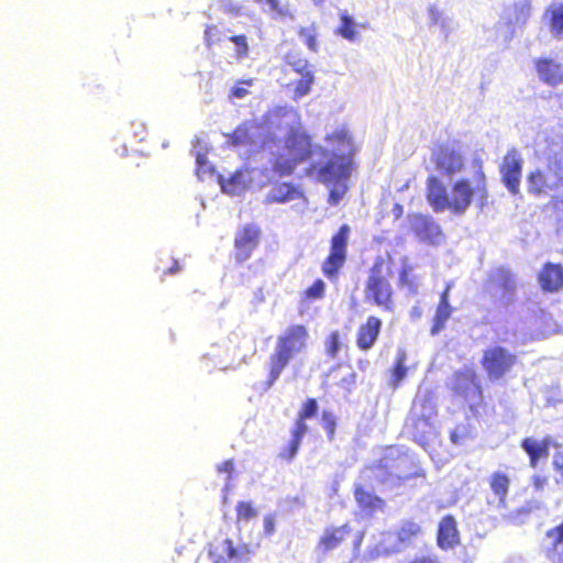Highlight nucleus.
Masks as SVG:
<instances>
[{
    "label": "nucleus",
    "mask_w": 563,
    "mask_h": 563,
    "mask_svg": "<svg viewBox=\"0 0 563 563\" xmlns=\"http://www.w3.org/2000/svg\"><path fill=\"white\" fill-rule=\"evenodd\" d=\"M470 167V176L454 180L449 191L437 176L427 178L426 198L434 211L450 210L460 216L465 213L473 201L478 200L483 203L487 200L488 185L482 159H473Z\"/></svg>",
    "instance_id": "1"
},
{
    "label": "nucleus",
    "mask_w": 563,
    "mask_h": 563,
    "mask_svg": "<svg viewBox=\"0 0 563 563\" xmlns=\"http://www.w3.org/2000/svg\"><path fill=\"white\" fill-rule=\"evenodd\" d=\"M324 141L332 145L331 152L328 150V156H323L327 161L310 163L306 175L314 176L324 185L346 180L354 168L355 147L351 134L345 128H341L327 134Z\"/></svg>",
    "instance_id": "2"
},
{
    "label": "nucleus",
    "mask_w": 563,
    "mask_h": 563,
    "mask_svg": "<svg viewBox=\"0 0 563 563\" xmlns=\"http://www.w3.org/2000/svg\"><path fill=\"white\" fill-rule=\"evenodd\" d=\"M309 339V329L302 323L290 324L277 335L274 351L267 361L266 388L276 383L291 360L306 351Z\"/></svg>",
    "instance_id": "3"
},
{
    "label": "nucleus",
    "mask_w": 563,
    "mask_h": 563,
    "mask_svg": "<svg viewBox=\"0 0 563 563\" xmlns=\"http://www.w3.org/2000/svg\"><path fill=\"white\" fill-rule=\"evenodd\" d=\"M287 155L278 154L272 162V170L279 177L290 176L297 166L312 158L314 154L328 156V150L312 142L306 131L291 129L284 139Z\"/></svg>",
    "instance_id": "4"
},
{
    "label": "nucleus",
    "mask_w": 563,
    "mask_h": 563,
    "mask_svg": "<svg viewBox=\"0 0 563 563\" xmlns=\"http://www.w3.org/2000/svg\"><path fill=\"white\" fill-rule=\"evenodd\" d=\"M364 300L385 312H391L395 309V290L390 282V272L386 269V262L382 256L376 257L368 269L364 284Z\"/></svg>",
    "instance_id": "5"
},
{
    "label": "nucleus",
    "mask_w": 563,
    "mask_h": 563,
    "mask_svg": "<svg viewBox=\"0 0 563 563\" xmlns=\"http://www.w3.org/2000/svg\"><path fill=\"white\" fill-rule=\"evenodd\" d=\"M451 390L456 397L470 402L468 408L475 416L479 415V409L485 407L483 387L472 367H464L453 373Z\"/></svg>",
    "instance_id": "6"
},
{
    "label": "nucleus",
    "mask_w": 563,
    "mask_h": 563,
    "mask_svg": "<svg viewBox=\"0 0 563 563\" xmlns=\"http://www.w3.org/2000/svg\"><path fill=\"white\" fill-rule=\"evenodd\" d=\"M350 234V225L342 224L330 239L329 253L321 264L322 274L330 282L338 280L340 272L347 261Z\"/></svg>",
    "instance_id": "7"
},
{
    "label": "nucleus",
    "mask_w": 563,
    "mask_h": 563,
    "mask_svg": "<svg viewBox=\"0 0 563 563\" xmlns=\"http://www.w3.org/2000/svg\"><path fill=\"white\" fill-rule=\"evenodd\" d=\"M517 362V355L501 345L485 349L481 358L482 368L490 382L504 379Z\"/></svg>",
    "instance_id": "8"
},
{
    "label": "nucleus",
    "mask_w": 563,
    "mask_h": 563,
    "mask_svg": "<svg viewBox=\"0 0 563 563\" xmlns=\"http://www.w3.org/2000/svg\"><path fill=\"white\" fill-rule=\"evenodd\" d=\"M486 285L497 292L496 302L499 307L507 308L516 301L518 280L509 267L500 265L493 268L487 275Z\"/></svg>",
    "instance_id": "9"
},
{
    "label": "nucleus",
    "mask_w": 563,
    "mask_h": 563,
    "mask_svg": "<svg viewBox=\"0 0 563 563\" xmlns=\"http://www.w3.org/2000/svg\"><path fill=\"white\" fill-rule=\"evenodd\" d=\"M263 232L256 223H245L241 225L233 241V258L236 263L242 264L249 261L254 251L260 246Z\"/></svg>",
    "instance_id": "10"
},
{
    "label": "nucleus",
    "mask_w": 563,
    "mask_h": 563,
    "mask_svg": "<svg viewBox=\"0 0 563 563\" xmlns=\"http://www.w3.org/2000/svg\"><path fill=\"white\" fill-rule=\"evenodd\" d=\"M432 162L438 172L446 177H453L461 173L465 166L462 152L455 146L441 143L432 151Z\"/></svg>",
    "instance_id": "11"
},
{
    "label": "nucleus",
    "mask_w": 563,
    "mask_h": 563,
    "mask_svg": "<svg viewBox=\"0 0 563 563\" xmlns=\"http://www.w3.org/2000/svg\"><path fill=\"white\" fill-rule=\"evenodd\" d=\"M501 180L512 195L520 191V179L522 173V157L517 148H510L503 157L499 167Z\"/></svg>",
    "instance_id": "12"
},
{
    "label": "nucleus",
    "mask_w": 563,
    "mask_h": 563,
    "mask_svg": "<svg viewBox=\"0 0 563 563\" xmlns=\"http://www.w3.org/2000/svg\"><path fill=\"white\" fill-rule=\"evenodd\" d=\"M410 230L422 242L438 245L443 240V232L434 219L428 214L409 213Z\"/></svg>",
    "instance_id": "13"
},
{
    "label": "nucleus",
    "mask_w": 563,
    "mask_h": 563,
    "mask_svg": "<svg viewBox=\"0 0 563 563\" xmlns=\"http://www.w3.org/2000/svg\"><path fill=\"white\" fill-rule=\"evenodd\" d=\"M548 172L555 177V183L550 185L547 175L536 169L528 175V191L534 196L544 194L547 189L563 187V164L559 161L549 162Z\"/></svg>",
    "instance_id": "14"
},
{
    "label": "nucleus",
    "mask_w": 563,
    "mask_h": 563,
    "mask_svg": "<svg viewBox=\"0 0 563 563\" xmlns=\"http://www.w3.org/2000/svg\"><path fill=\"white\" fill-rule=\"evenodd\" d=\"M383 328V321L375 314L366 317L365 321L360 323L355 333L356 347L362 352L372 350L377 343Z\"/></svg>",
    "instance_id": "15"
},
{
    "label": "nucleus",
    "mask_w": 563,
    "mask_h": 563,
    "mask_svg": "<svg viewBox=\"0 0 563 563\" xmlns=\"http://www.w3.org/2000/svg\"><path fill=\"white\" fill-rule=\"evenodd\" d=\"M262 124L257 121L246 120L240 123L231 133L227 134V143L232 147L255 146Z\"/></svg>",
    "instance_id": "16"
},
{
    "label": "nucleus",
    "mask_w": 563,
    "mask_h": 563,
    "mask_svg": "<svg viewBox=\"0 0 563 563\" xmlns=\"http://www.w3.org/2000/svg\"><path fill=\"white\" fill-rule=\"evenodd\" d=\"M537 279L543 292H559L563 289V266L560 263H544Z\"/></svg>",
    "instance_id": "17"
},
{
    "label": "nucleus",
    "mask_w": 563,
    "mask_h": 563,
    "mask_svg": "<svg viewBox=\"0 0 563 563\" xmlns=\"http://www.w3.org/2000/svg\"><path fill=\"white\" fill-rule=\"evenodd\" d=\"M223 550L225 553V560L230 563H247L256 553L258 545L251 543L234 544V541L230 538L223 540ZM224 558H217L213 563H222Z\"/></svg>",
    "instance_id": "18"
},
{
    "label": "nucleus",
    "mask_w": 563,
    "mask_h": 563,
    "mask_svg": "<svg viewBox=\"0 0 563 563\" xmlns=\"http://www.w3.org/2000/svg\"><path fill=\"white\" fill-rule=\"evenodd\" d=\"M550 438L538 440L532 437H526L521 440L520 446L529 457V466L536 468L540 461L547 460L550 454Z\"/></svg>",
    "instance_id": "19"
},
{
    "label": "nucleus",
    "mask_w": 563,
    "mask_h": 563,
    "mask_svg": "<svg viewBox=\"0 0 563 563\" xmlns=\"http://www.w3.org/2000/svg\"><path fill=\"white\" fill-rule=\"evenodd\" d=\"M450 290L451 284H446L440 294V299L430 328V333L432 335H438L445 328L448 320L454 311V308L450 305Z\"/></svg>",
    "instance_id": "20"
},
{
    "label": "nucleus",
    "mask_w": 563,
    "mask_h": 563,
    "mask_svg": "<svg viewBox=\"0 0 563 563\" xmlns=\"http://www.w3.org/2000/svg\"><path fill=\"white\" fill-rule=\"evenodd\" d=\"M534 67L541 81L549 86L563 84V66L552 58L541 57L534 60Z\"/></svg>",
    "instance_id": "21"
},
{
    "label": "nucleus",
    "mask_w": 563,
    "mask_h": 563,
    "mask_svg": "<svg viewBox=\"0 0 563 563\" xmlns=\"http://www.w3.org/2000/svg\"><path fill=\"white\" fill-rule=\"evenodd\" d=\"M351 531L349 523L327 528L318 541V549L322 553H328L339 548L347 539Z\"/></svg>",
    "instance_id": "22"
},
{
    "label": "nucleus",
    "mask_w": 563,
    "mask_h": 563,
    "mask_svg": "<svg viewBox=\"0 0 563 563\" xmlns=\"http://www.w3.org/2000/svg\"><path fill=\"white\" fill-rule=\"evenodd\" d=\"M460 541L457 523L452 515L444 516L438 527L437 542L443 549H452Z\"/></svg>",
    "instance_id": "23"
},
{
    "label": "nucleus",
    "mask_w": 563,
    "mask_h": 563,
    "mask_svg": "<svg viewBox=\"0 0 563 563\" xmlns=\"http://www.w3.org/2000/svg\"><path fill=\"white\" fill-rule=\"evenodd\" d=\"M303 197L299 186L291 183L275 184L266 197L267 203H286Z\"/></svg>",
    "instance_id": "24"
},
{
    "label": "nucleus",
    "mask_w": 563,
    "mask_h": 563,
    "mask_svg": "<svg viewBox=\"0 0 563 563\" xmlns=\"http://www.w3.org/2000/svg\"><path fill=\"white\" fill-rule=\"evenodd\" d=\"M489 487L497 498L498 504L503 507L507 505V497L510 489V477L501 471L493 472L488 477Z\"/></svg>",
    "instance_id": "25"
},
{
    "label": "nucleus",
    "mask_w": 563,
    "mask_h": 563,
    "mask_svg": "<svg viewBox=\"0 0 563 563\" xmlns=\"http://www.w3.org/2000/svg\"><path fill=\"white\" fill-rule=\"evenodd\" d=\"M262 10L267 12L273 19L291 20L294 12L291 5L285 0H252Z\"/></svg>",
    "instance_id": "26"
},
{
    "label": "nucleus",
    "mask_w": 563,
    "mask_h": 563,
    "mask_svg": "<svg viewBox=\"0 0 563 563\" xmlns=\"http://www.w3.org/2000/svg\"><path fill=\"white\" fill-rule=\"evenodd\" d=\"M395 536L399 544L410 545L422 536V528L415 520H405L397 528Z\"/></svg>",
    "instance_id": "27"
},
{
    "label": "nucleus",
    "mask_w": 563,
    "mask_h": 563,
    "mask_svg": "<svg viewBox=\"0 0 563 563\" xmlns=\"http://www.w3.org/2000/svg\"><path fill=\"white\" fill-rule=\"evenodd\" d=\"M354 497L358 507L363 510L375 511L384 507V500L374 493L357 485L354 488Z\"/></svg>",
    "instance_id": "28"
},
{
    "label": "nucleus",
    "mask_w": 563,
    "mask_h": 563,
    "mask_svg": "<svg viewBox=\"0 0 563 563\" xmlns=\"http://www.w3.org/2000/svg\"><path fill=\"white\" fill-rule=\"evenodd\" d=\"M319 411V404L316 398H307L300 406L298 415L295 419L294 427L308 432L307 420L314 418Z\"/></svg>",
    "instance_id": "29"
},
{
    "label": "nucleus",
    "mask_w": 563,
    "mask_h": 563,
    "mask_svg": "<svg viewBox=\"0 0 563 563\" xmlns=\"http://www.w3.org/2000/svg\"><path fill=\"white\" fill-rule=\"evenodd\" d=\"M398 283L411 294H417L419 289V276L415 274L413 265L409 264L407 258L401 262V267L398 273Z\"/></svg>",
    "instance_id": "30"
},
{
    "label": "nucleus",
    "mask_w": 563,
    "mask_h": 563,
    "mask_svg": "<svg viewBox=\"0 0 563 563\" xmlns=\"http://www.w3.org/2000/svg\"><path fill=\"white\" fill-rule=\"evenodd\" d=\"M306 433L307 432L292 427L290 432V440L286 446L280 449L278 457L282 461L291 462L296 457Z\"/></svg>",
    "instance_id": "31"
},
{
    "label": "nucleus",
    "mask_w": 563,
    "mask_h": 563,
    "mask_svg": "<svg viewBox=\"0 0 563 563\" xmlns=\"http://www.w3.org/2000/svg\"><path fill=\"white\" fill-rule=\"evenodd\" d=\"M437 413L410 412L411 427L421 438H424L433 429L432 419Z\"/></svg>",
    "instance_id": "32"
},
{
    "label": "nucleus",
    "mask_w": 563,
    "mask_h": 563,
    "mask_svg": "<svg viewBox=\"0 0 563 563\" xmlns=\"http://www.w3.org/2000/svg\"><path fill=\"white\" fill-rule=\"evenodd\" d=\"M357 26L347 11H342L340 13V25L336 27L335 34L350 42H354L357 38Z\"/></svg>",
    "instance_id": "33"
},
{
    "label": "nucleus",
    "mask_w": 563,
    "mask_h": 563,
    "mask_svg": "<svg viewBox=\"0 0 563 563\" xmlns=\"http://www.w3.org/2000/svg\"><path fill=\"white\" fill-rule=\"evenodd\" d=\"M549 26L554 37L563 36V2L555 3L547 10Z\"/></svg>",
    "instance_id": "34"
},
{
    "label": "nucleus",
    "mask_w": 563,
    "mask_h": 563,
    "mask_svg": "<svg viewBox=\"0 0 563 563\" xmlns=\"http://www.w3.org/2000/svg\"><path fill=\"white\" fill-rule=\"evenodd\" d=\"M532 5L529 0H521L514 3L510 19L516 24H525L531 16Z\"/></svg>",
    "instance_id": "35"
},
{
    "label": "nucleus",
    "mask_w": 563,
    "mask_h": 563,
    "mask_svg": "<svg viewBox=\"0 0 563 563\" xmlns=\"http://www.w3.org/2000/svg\"><path fill=\"white\" fill-rule=\"evenodd\" d=\"M298 34L307 45L308 49L317 53L319 51V42H318V26L316 23H312L308 26H301L298 30Z\"/></svg>",
    "instance_id": "36"
},
{
    "label": "nucleus",
    "mask_w": 563,
    "mask_h": 563,
    "mask_svg": "<svg viewBox=\"0 0 563 563\" xmlns=\"http://www.w3.org/2000/svg\"><path fill=\"white\" fill-rule=\"evenodd\" d=\"M325 295V283L317 278L308 288H306L301 294V301L303 302H312L316 300H320Z\"/></svg>",
    "instance_id": "37"
},
{
    "label": "nucleus",
    "mask_w": 563,
    "mask_h": 563,
    "mask_svg": "<svg viewBox=\"0 0 563 563\" xmlns=\"http://www.w3.org/2000/svg\"><path fill=\"white\" fill-rule=\"evenodd\" d=\"M229 41L234 45L233 57L235 60L241 62L247 58L250 54V44L245 34H236L229 37Z\"/></svg>",
    "instance_id": "38"
},
{
    "label": "nucleus",
    "mask_w": 563,
    "mask_h": 563,
    "mask_svg": "<svg viewBox=\"0 0 563 563\" xmlns=\"http://www.w3.org/2000/svg\"><path fill=\"white\" fill-rule=\"evenodd\" d=\"M545 537L550 540V552L556 553L560 550L563 551V520L559 525L548 529Z\"/></svg>",
    "instance_id": "39"
},
{
    "label": "nucleus",
    "mask_w": 563,
    "mask_h": 563,
    "mask_svg": "<svg viewBox=\"0 0 563 563\" xmlns=\"http://www.w3.org/2000/svg\"><path fill=\"white\" fill-rule=\"evenodd\" d=\"M225 38L224 31L216 24H208L203 32L205 44L208 48L222 43Z\"/></svg>",
    "instance_id": "40"
},
{
    "label": "nucleus",
    "mask_w": 563,
    "mask_h": 563,
    "mask_svg": "<svg viewBox=\"0 0 563 563\" xmlns=\"http://www.w3.org/2000/svg\"><path fill=\"white\" fill-rule=\"evenodd\" d=\"M405 354L398 355L391 368L390 385L397 388L407 375V367L405 365Z\"/></svg>",
    "instance_id": "41"
},
{
    "label": "nucleus",
    "mask_w": 563,
    "mask_h": 563,
    "mask_svg": "<svg viewBox=\"0 0 563 563\" xmlns=\"http://www.w3.org/2000/svg\"><path fill=\"white\" fill-rule=\"evenodd\" d=\"M236 522H247L254 519L258 511L251 501H239L235 506Z\"/></svg>",
    "instance_id": "42"
},
{
    "label": "nucleus",
    "mask_w": 563,
    "mask_h": 563,
    "mask_svg": "<svg viewBox=\"0 0 563 563\" xmlns=\"http://www.w3.org/2000/svg\"><path fill=\"white\" fill-rule=\"evenodd\" d=\"M341 334L339 331H332L329 333L324 341V350L328 357L334 360L336 358L340 349H341Z\"/></svg>",
    "instance_id": "43"
},
{
    "label": "nucleus",
    "mask_w": 563,
    "mask_h": 563,
    "mask_svg": "<svg viewBox=\"0 0 563 563\" xmlns=\"http://www.w3.org/2000/svg\"><path fill=\"white\" fill-rule=\"evenodd\" d=\"M426 412V413H437V408L432 399L424 395L418 396L413 399L411 411L410 412Z\"/></svg>",
    "instance_id": "44"
},
{
    "label": "nucleus",
    "mask_w": 563,
    "mask_h": 563,
    "mask_svg": "<svg viewBox=\"0 0 563 563\" xmlns=\"http://www.w3.org/2000/svg\"><path fill=\"white\" fill-rule=\"evenodd\" d=\"M321 423L325 430L329 441H333L336 429V417L332 411L323 410L321 415Z\"/></svg>",
    "instance_id": "45"
},
{
    "label": "nucleus",
    "mask_w": 563,
    "mask_h": 563,
    "mask_svg": "<svg viewBox=\"0 0 563 563\" xmlns=\"http://www.w3.org/2000/svg\"><path fill=\"white\" fill-rule=\"evenodd\" d=\"M314 81V75L313 74H306V76H301V78L296 82L295 86V98H302L307 96L310 90L311 86Z\"/></svg>",
    "instance_id": "46"
},
{
    "label": "nucleus",
    "mask_w": 563,
    "mask_h": 563,
    "mask_svg": "<svg viewBox=\"0 0 563 563\" xmlns=\"http://www.w3.org/2000/svg\"><path fill=\"white\" fill-rule=\"evenodd\" d=\"M289 65L292 67L294 71L300 76H306V74H313L311 70V65L306 58H298L294 62H289Z\"/></svg>",
    "instance_id": "47"
},
{
    "label": "nucleus",
    "mask_w": 563,
    "mask_h": 563,
    "mask_svg": "<svg viewBox=\"0 0 563 563\" xmlns=\"http://www.w3.org/2000/svg\"><path fill=\"white\" fill-rule=\"evenodd\" d=\"M254 80L252 78L240 80L231 89L230 96L233 98L242 99L249 95V90L243 88L241 85L252 86Z\"/></svg>",
    "instance_id": "48"
},
{
    "label": "nucleus",
    "mask_w": 563,
    "mask_h": 563,
    "mask_svg": "<svg viewBox=\"0 0 563 563\" xmlns=\"http://www.w3.org/2000/svg\"><path fill=\"white\" fill-rule=\"evenodd\" d=\"M553 471L558 474V483L563 485V450L556 451L552 457Z\"/></svg>",
    "instance_id": "49"
},
{
    "label": "nucleus",
    "mask_w": 563,
    "mask_h": 563,
    "mask_svg": "<svg viewBox=\"0 0 563 563\" xmlns=\"http://www.w3.org/2000/svg\"><path fill=\"white\" fill-rule=\"evenodd\" d=\"M242 174H233L225 183L222 184V189L227 192L233 194L239 187H241Z\"/></svg>",
    "instance_id": "50"
},
{
    "label": "nucleus",
    "mask_w": 563,
    "mask_h": 563,
    "mask_svg": "<svg viewBox=\"0 0 563 563\" xmlns=\"http://www.w3.org/2000/svg\"><path fill=\"white\" fill-rule=\"evenodd\" d=\"M276 531V516L273 514L266 515L263 519V533L265 537H271Z\"/></svg>",
    "instance_id": "51"
},
{
    "label": "nucleus",
    "mask_w": 563,
    "mask_h": 563,
    "mask_svg": "<svg viewBox=\"0 0 563 563\" xmlns=\"http://www.w3.org/2000/svg\"><path fill=\"white\" fill-rule=\"evenodd\" d=\"M216 470L219 474H225L227 482L229 483L232 479L234 473V461L232 459L225 460L222 463L218 464Z\"/></svg>",
    "instance_id": "52"
},
{
    "label": "nucleus",
    "mask_w": 563,
    "mask_h": 563,
    "mask_svg": "<svg viewBox=\"0 0 563 563\" xmlns=\"http://www.w3.org/2000/svg\"><path fill=\"white\" fill-rule=\"evenodd\" d=\"M180 269H181L180 264L175 258L172 260V265L169 267H167V268H158L159 275H161L162 279L164 277L168 276V275L177 274L178 272H180Z\"/></svg>",
    "instance_id": "53"
},
{
    "label": "nucleus",
    "mask_w": 563,
    "mask_h": 563,
    "mask_svg": "<svg viewBox=\"0 0 563 563\" xmlns=\"http://www.w3.org/2000/svg\"><path fill=\"white\" fill-rule=\"evenodd\" d=\"M532 486L536 490H543L549 483V478L544 475H533L531 478Z\"/></svg>",
    "instance_id": "54"
},
{
    "label": "nucleus",
    "mask_w": 563,
    "mask_h": 563,
    "mask_svg": "<svg viewBox=\"0 0 563 563\" xmlns=\"http://www.w3.org/2000/svg\"><path fill=\"white\" fill-rule=\"evenodd\" d=\"M465 437L466 432L464 429L456 428L450 432V440L453 444H460Z\"/></svg>",
    "instance_id": "55"
},
{
    "label": "nucleus",
    "mask_w": 563,
    "mask_h": 563,
    "mask_svg": "<svg viewBox=\"0 0 563 563\" xmlns=\"http://www.w3.org/2000/svg\"><path fill=\"white\" fill-rule=\"evenodd\" d=\"M426 477V471L421 467H417L415 472L406 475L398 476L399 482L409 481L411 478Z\"/></svg>",
    "instance_id": "56"
},
{
    "label": "nucleus",
    "mask_w": 563,
    "mask_h": 563,
    "mask_svg": "<svg viewBox=\"0 0 563 563\" xmlns=\"http://www.w3.org/2000/svg\"><path fill=\"white\" fill-rule=\"evenodd\" d=\"M371 468L372 470H377V471L386 473L387 475H390V473L388 472V470L390 468V465L388 464V462L385 459L379 460Z\"/></svg>",
    "instance_id": "57"
},
{
    "label": "nucleus",
    "mask_w": 563,
    "mask_h": 563,
    "mask_svg": "<svg viewBox=\"0 0 563 563\" xmlns=\"http://www.w3.org/2000/svg\"><path fill=\"white\" fill-rule=\"evenodd\" d=\"M409 563H440L437 559L431 556H419L411 560Z\"/></svg>",
    "instance_id": "58"
},
{
    "label": "nucleus",
    "mask_w": 563,
    "mask_h": 563,
    "mask_svg": "<svg viewBox=\"0 0 563 563\" xmlns=\"http://www.w3.org/2000/svg\"><path fill=\"white\" fill-rule=\"evenodd\" d=\"M342 198V194L335 191V190H331L330 194H329V203L331 205H336L339 203V201L341 200Z\"/></svg>",
    "instance_id": "59"
},
{
    "label": "nucleus",
    "mask_w": 563,
    "mask_h": 563,
    "mask_svg": "<svg viewBox=\"0 0 563 563\" xmlns=\"http://www.w3.org/2000/svg\"><path fill=\"white\" fill-rule=\"evenodd\" d=\"M393 214L396 219H400L404 214V207L400 203H395L393 206Z\"/></svg>",
    "instance_id": "60"
},
{
    "label": "nucleus",
    "mask_w": 563,
    "mask_h": 563,
    "mask_svg": "<svg viewBox=\"0 0 563 563\" xmlns=\"http://www.w3.org/2000/svg\"><path fill=\"white\" fill-rule=\"evenodd\" d=\"M552 206L554 209H560L563 212V196L561 198H553L552 199Z\"/></svg>",
    "instance_id": "61"
},
{
    "label": "nucleus",
    "mask_w": 563,
    "mask_h": 563,
    "mask_svg": "<svg viewBox=\"0 0 563 563\" xmlns=\"http://www.w3.org/2000/svg\"><path fill=\"white\" fill-rule=\"evenodd\" d=\"M268 141H275V139L271 137L268 135L263 137V139H261L260 148H264L267 145Z\"/></svg>",
    "instance_id": "62"
},
{
    "label": "nucleus",
    "mask_w": 563,
    "mask_h": 563,
    "mask_svg": "<svg viewBox=\"0 0 563 563\" xmlns=\"http://www.w3.org/2000/svg\"><path fill=\"white\" fill-rule=\"evenodd\" d=\"M316 5H321L324 0H311Z\"/></svg>",
    "instance_id": "63"
},
{
    "label": "nucleus",
    "mask_w": 563,
    "mask_h": 563,
    "mask_svg": "<svg viewBox=\"0 0 563 563\" xmlns=\"http://www.w3.org/2000/svg\"><path fill=\"white\" fill-rule=\"evenodd\" d=\"M209 555H210V556H213V555H214V553L212 552V550H211V549L209 550Z\"/></svg>",
    "instance_id": "64"
}]
</instances>
